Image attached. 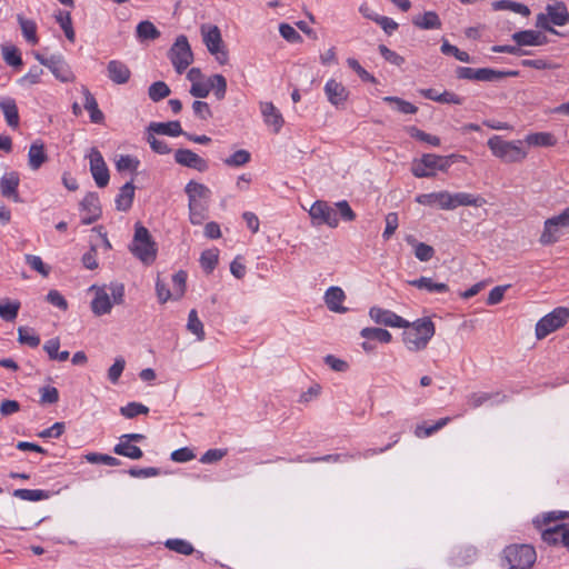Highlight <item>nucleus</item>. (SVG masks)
<instances>
[{
  "label": "nucleus",
  "mask_w": 569,
  "mask_h": 569,
  "mask_svg": "<svg viewBox=\"0 0 569 569\" xmlns=\"http://www.w3.org/2000/svg\"><path fill=\"white\" fill-rule=\"evenodd\" d=\"M416 202L428 207L437 206L441 210H455L461 206L481 207L486 203V200L480 196L468 192L450 193L449 191H439L418 194Z\"/></svg>",
  "instance_id": "nucleus-1"
},
{
  "label": "nucleus",
  "mask_w": 569,
  "mask_h": 569,
  "mask_svg": "<svg viewBox=\"0 0 569 569\" xmlns=\"http://www.w3.org/2000/svg\"><path fill=\"white\" fill-rule=\"evenodd\" d=\"M338 213L343 221H353L356 213L347 200H341L330 206L327 201L317 200L309 210V214L315 224H327L336 228L339 224Z\"/></svg>",
  "instance_id": "nucleus-2"
},
{
  "label": "nucleus",
  "mask_w": 569,
  "mask_h": 569,
  "mask_svg": "<svg viewBox=\"0 0 569 569\" xmlns=\"http://www.w3.org/2000/svg\"><path fill=\"white\" fill-rule=\"evenodd\" d=\"M402 333V340L406 348L411 352L425 350L436 333L433 321L428 318H420L413 322H409L408 327Z\"/></svg>",
  "instance_id": "nucleus-3"
},
{
  "label": "nucleus",
  "mask_w": 569,
  "mask_h": 569,
  "mask_svg": "<svg viewBox=\"0 0 569 569\" xmlns=\"http://www.w3.org/2000/svg\"><path fill=\"white\" fill-rule=\"evenodd\" d=\"M129 250L144 264L153 263L157 258V243L149 230L139 222L134 226V234Z\"/></svg>",
  "instance_id": "nucleus-4"
},
{
  "label": "nucleus",
  "mask_w": 569,
  "mask_h": 569,
  "mask_svg": "<svg viewBox=\"0 0 569 569\" xmlns=\"http://www.w3.org/2000/svg\"><path fill=\"white\" fill-rule=\"evenodd\" d=\"M487 144L492 154L506 163L521 162L528 154L521 140L506 141L499 136H493Z\"/></svg>",
  "instance_id": "nucleus-5"
},
{
  "label": "nucleus",
  "mask_w": 569,
  "mask_h": 569,
  "mask_svg": "<svg viewBox=\"0 0 569 569\" xmlns=\"http://www.w3.org/2000/svg\"><path fill=\"white\" fill-rule=\"evenodd\" d=\"M455 154L438 156L426 153L420 159L412 162L411 172L417 178H430L436 176V171H447L452 164Z\"/></svg>",
  "instance_id": "nucleus-6"
},
{
  "label": "nucleus",
  "mask_w": 569,
  "mask_h": 569,
  "mask_svg": "<svg viewBox=\"0 0 569 569\" xmlns=\"http://www.w3.org/2000/svg\"><path fill=\"white\" fill-rule=\"evenodd\" d=\"M536 559V550L530 545H511L503 549V560L509 569H530Z\"/></svg>",
  "instance_id": "nucleus-7"
},
{
  "label": "nucleus",
  "mask_w": 569,
  "mask_h": 569,
  "mask_svg": "<svg viewBox=\"0 0 569 569\" xmlns=\"http://www.w3.org/2000/svg\"><path fill=\"white\" fill-rule=\"evenodd\" d=\"M569 228V206L559 214L548 218L543 222V230L539 237L542 246H551L558 242Z\"/></svg>",
  "instance_id": "nucleus-8"
},
{
  "label": "nucleus",
  "mask_w": 569,
  "mask_h": 569,
  "mask_svg": "<svg viewBox=\"0 0 569 569\" xmlns=\"http://www.w3.org/2000/svg\"><path fill=\"white\" fill-rule=\"evenodd\" d=\"M169 59L177 71L181 74L193 61V53L186 36H179L168 52Z\"/></svg>",
  "instance_id": "nucleus-9"
},
{
  "label": "nucleus",
  "mask_w": 569,
  "mask_h": 569,
  "mask_svg": "<svg viewBox=\"0 0 569 569\" xmlns=\"http://www.w3.org/2000/svg\"><path fill=\"white\" fill-rule=\"evenodd\" d=\"M569 319V310L565 307H558L550 313L542 317L536 325V337L546 338L549 333L562 327Z\"/></svg>",
  "instance_id": "nucleus-10"
},
{
  "label": "nucleus",
  "mask_w": 569,
  "mask_h": 569,
  "mask_svg": "<svg viewBox=\"0 0 569 569\" xmlns=\"http://www.w3.org/2000/svg\"><path fill=\"white\" fill-rule=\"evenodd\" d=\"M33 56L36 60L47 67L52 74L61 82H72L74 81L76 77L69 67V64L66 62L63 57L61 54H52L50 57H44L40 54L39 52H33Z\"/></svg>",
  "instance_id": "nucleus-11"
},
{
  "label": "nucleus",
  "mask_w": 569,
  "mask_h": 569,
  "mask_svg": "<svg viewBox=\"0 0 569 569\" xmlns=\"http://www.w3.org/2000/svg\"><path fill=\"white\" fill-rule=\"evenodd\" d=\"M90 171L99 188H104L109 183V170L101 152L92 148L89 153Z\"/></svg>",
  "instance_id": "nucleus-12"
},
{
  "label": "nucleus",
  "mask_w": 569,
  "mask_h": 569,
  "mask_svg": "<svg viewBox=\"0 0 569 569\" xmlns=\"http://www.w3.org/2000/svg\"><path fill=\"white\" fill-rule=\"evenodd\" d=\"M541 539L549 546H561L569 551V523H559L542 530Z\"/></svg>",
  "instance_id": "nucleus-13"
},
{
  "label": "nucleus",
  "mask_w": 569,
  "mask_h": 569,
  "mask_svg": "<svg viewBox=\"0 0 569 569\" xmlns=\"http://www.w3.org/2000/svg\"><path fill=\"white\" fill-rule=\"evenodd\" d=\"M369 316L378 325H383L391 328L409 326L408 320L403 319L391 310L382 309L380 307H371L369 310Z\"/></svg>",
  "instance_id": "nucleus-14"
},
{
  "label": "nucleus",
  "mask_w": 569,
  "mask_h": 569,
  "mask_svg": "<svg viewBox=\"0 0 569 569\" xmlns=\"http://www.w3.org/2000/svg\"><path fill=\"white\" fill-rule=\"evenodd\" d=\"M325 93L328 101L338 109H343L349 98L348 89L335 79H330L325 84Z\"/></svg>",
  "instance_id": "nucleus-15"
},
{
  "label": "nucleus",
  "mask_w": 569,
  "mask_h": 569,
  "mask_svg": "<svg viewBox=\"0 0 569 569\" xmlns=\"http://www.w3.org/2000/svg\"><path fill=\"white\" fill-rule=\"evenodd\" d=\"M174 160L178 164L198 170L199 172H204L209 168L207 160L190 149H177Z\"/></svg>",
  "instance_id": "nucleus-16"
},
{
  "label": "nucleus",
  "mask_w": 569,
  "mask_h": 569,
  "mask_svg": "<svg viewBox=\"0 0 569 569\" xmlns=\"http://www.w3.org/2000/svg\"><path fill=\"white\" fill-rule=\"evenodd\" d=\"M80 209L87 213L81 220L83 224H91L97 221L102 213L98 193H87L80 202Z\"/></svg>",
  "instance_id": "nucleus-17"
},
{
  "label": "nucleus",
  "mask_w": 569,
  "mask_h": 569,
  "mask_svg": "<svg viewBox=\"0 0 569 569\" xmlns=\"http://www.w3.org/2000/svg\"><path fill=\"white\" fill-rule=\"evenodd\" d=\"M20 183V178L18 172L11 171L4 173L0 179V190L1 194L8 199L13 200L14 202L20 201V197L18 193V187Z\"/></svg>",
  "instance_id": "nucleus-18"
},
{
  "label": "nucleus",
  "mask_w": 569,
  "mask_h": 569,
  "mask_svg": "<svg viewBox=\"0 0 569 569\" xmlns=\"http://www.w3.org/2000/svg\"><path fill=\"white\" fill-rule=\"evenodd\" d=\"M184 192L188 196V203L206 202L211 197V190L203 183L190 180L186 187Z\"/></svg>",
  "instance_id": "nucleus-19"
},
{
  "label": "nucleus",
  "mask_w": 569,
  "mask_h": 569,
  "mask_svg": "<svg viewBox=\"0 0 569 569\" xmlns=\"http://www.w3.org/2000/svg\"><path fill=\"white\" fill-rule=\"evenodd\" d=\"M108 78L116 84H124L130 80L129 67L119 60H111L107 64Z\"/></svg>",
  "instance_id": "nucleus-20"
},
{
  "label": "nucleus",
  "mask_w": 569,
  "mask_h": 569,
  "mask_svg": "<svg viewBox=\"0 0 569 569\" xmlns=\"http://www.w3.org/2000/svg\"><path fill=\"white\" fill-rule=\"evenodd\" d=\"M260 110L266 124L272 127L273 131L278 133L284 123L280 111L274 107L272 102H261Z\"/></svg>",
  "instance_id": "nucleus-21"
},
{
  "label": "nucleus",
  "mask_w": 569,
  "mask_h": 569,
  "mask_svg": "<svg viewBox=\"0 0 569 569\" xmlns=\"http://www.w3.org/2000/svg\"><path fill=\"white\" fill-rule=\"evenodd\" d=\"M512 40L519 46H543L548 42L547 37L537 30H523L515 32Z\"/></svg>",
  "instance_id": "nucleus-22"
},
{
  "label": "nucleus",
  "mask_w": 569,
  "mask_h": 569,
  "mask_svg": "<svg viewBox=\"0 0 569 569\" xmlns=\"http://www.w3.org/2000/svg\"><path fill=\"white\" fill-rule=\"evenodd\" d=\"M346 299L345 291L340 287L332 286L325 293V302L332 312L345 313L347 308L342 306Z\"/></svg>",
  "instance_id": "nucleus-23"
},
{
  "label": "nucleus",
  "mask_w": 569,
  "mask_h": 569,
  "mask_svg": "<svg viewBox=\"0 0 569 569\" xmlns=\"http://www.w3.org/2000/svg\"><path fill=\"white\" fill-rule=\"evenodd\" d=\"M0 109L4 116L7 124L13 129L18 128L20 118L16 100L11 97H1Z\"/></svg>",
  "instance_id": "nucleus-24"
},
{
  "label": "nucleus",
  "mask_w": 569,
  "mask_h": 569,
  "mask_svg": "<svg viewBox=\"0 0 569 569\" xmlns=\"http://www.w3.org/2000/svg\"><path fill=\"white\" fill-rule=\"evenodd\" d=\"M203 42L210 53H217L219 48L223 47L221 32L217 26L201 27Z\"/></svg>",
  "instance_id": "nucleus-25"
},
{
  "label": "nucleus",
  "mask_w": 569,
  "mask_h": 569,
  "mask_svg": "<svg viewBox=\"0 0 569 569\" xmlns=\"http://www.w3.org/2000/svg\"><path fill=\"white\" fill-rule=\"evenodd\" d=\"M420 94L423 96L426 99L439 102V103H452V104H461L463 102V98L456 94L451 91H443L439 93L433 88L428 89H421Z\"/></svg>",
  "instance_id": "nucleus-26"
},
{
  "label": "nucleus",
  "mask_w": 569,
  "mask_h": 569,
  "mask_svg": "<svg viewBox=\"0 0 569 569\" xmlns=\"http://www.w3.org/2000/svg\"><path fill=\"white\" fill-rule=\"evenodd\" d=\"M112 308L111 298L106 288H98L91 301V310L96 316L109 313Z\"/></svg>",
  "instance_id": "nucleus-27"
},
{
  "label": "nucleus",
  "mask_w": 569,
  "mask_h": 569,
  "mask_svg": "<svg viewBox=\"0 0 569 569\" xmlns=\"http://www.w3.org/2000/svg\"><path fill=\"white\" fill-rule=\"evenodd\" d=\"M546 12L549 20L555 26H565L569 22V12L566 4L562 1L553 4H547Z\"/></svg>",
  "instance_id": "nucleus-28"
},
{
  "label": "nucleus",
  "mask_w": 569,
  "mask_h": 569,
  "mask_svg": "<svg viewBox=\"0 0 569 569\" xmlns=\"http://www.w3.org/2000/svg\"><path fill=\"white\" fill-rule=\"evenodd\" d=\"M48 156L44 150V144L40 141H34L28 152V164L31 170H38L47 162Z\"/></svg>",
  "instance_id": "nucleus-29"
},
{
  "label": "nucleus",
  "mask_w": 569,
  "mask_h": 569,
  "mask_svg": "<svg viewBox=\"0 0 569 569\" xmlns=\"http://www.w3.org/2000/svg\"><path fill=\"white\" fill-rule=\"evenodd\" d=\"M412 24L421 30L440 29L442 23L437 12L426 11L412 18Z\"/></svg>",
  "instance_id": "nucleus-30"
},
{
  "label": "nucleus",
  "mask_w": 569,
  "mask_h": 569,
  "mask_svg": "<svg viewBox=\"0 0 569 569\" xmlns=\"http://www.w3.org/2000/svg\"><path fill=\"white\" fill-rule=\"evenodd\" d=\"M81 91L84 97L83 107L90 113V120L93 123H102L104 120V116L102 111L99 109L96 98L86 86H82Z\"/></svg>",
  "instance_id": "nucleus-31"
},
{
  "label": "nucleus",
  "mask_w": 569,
  "mask_h": 569,
  "mask_svg": "<svg viewBox=\"0 0 569 569\" xmlns=\"http://www.w3.org/2000/svg\"><path fill=\"white\" fill-rule=\"evenodd\" d=\"M408 284L428 292L446 293L449 291V286L445 282H436L429 277H420L415 280H409Z\"/></svg>",
  "instance_id": "nucleus-32"
},
{
  "label": "nucleus",
  "mask_w": 569,
  "mask_h": 569,
  "mask_svg": "<svg viewBox=\"0 0 569 569\" xmlns=\"http://www.w3.org/2000/svg\"><path fill=\"white\" fill-rule=\"evenodd\" d=\"M134 199V186L132 181L124 183L116 197V208L119 211H128Z\"/></svg>",
  "instance_id": "nucleus-33"
},
{
  "label": "nucleus",
  "mask_w": 569,
  "mask_h": 569,
  "mask_svg": "<svg viewBox=\"0 0 569 569\" xmlns=\"http://www.w3.org/2000/svg\"><path fill=\"white\" fill-rule=\"evenodd\" d=\"M147 129L148 131H152L157 134H164L169 137L183 136L184 132L179 121L151 122Z\"/></svg>",
  "instance_id": "nucleus-34"
},
{
  "label": "nucleus",
  "mask_w": 569,
  "mask_h": 569,
  "mask_svg": "<svg viewBox=\"0 0 569 569\" xmlns=\"http://www.w3.org/2000/svg\"><path fill=\"white\" fill-rule=\"evenodd\" d=\"M519 71L517 70H508V71H500L495 70L490 68H479L477 69V81H498L507 77H518Z\"/></svg>",
  "instance_id": "nucleus-35"
},
{
  "label": "nucleus",
  "mask_w": 569,
  "mask_h": 569,
  "mask_svg": "<svg viewBox=\"0 0 569 569\" xmlns=\"http://www.w3.org/2000/svg\"><path fill=\"white\" fill-rule=\"evenodd\" d=\"M506 396L501 395L500 392H472L468 396V405L476 409L481 407L482 405L487 403L490 400H496V402H502L505 400Z\"/></svg>",
  "instance_id": "nucleus-36"
},
{
  "label": "nucleus",
  "mask_w": 569,
  "mask_h": 569,
  "mask_svg": "<svg viewBox=\"0 0 569 569\" xmlns=\"http://www.w3.org/2000/svg\"><path fill=\"white\" fill-rule=\"evenodd\" d=\"M113 452L132 460H138L143 456L142 450L138 446L132 445L122 437H120L119 442L114 446Z\"/></svg>",
  "instance_id": "nucleus-37"
},
{
  "label": "nucleus",
  "mask_w": 569,
  "mask_h": 569,
  "mask_svg": "<svg viewBox=\"0 0 569 569\" xmlns=\"http://www.w3.org/2000/svg\"><path fill=\"white\" fill-rule=\"evenodd\" d=\"M17 20L19 22L24 39L32 46L37 44L39 42V38L37 36L36 22L33 20L24 18L22 14H18Z\"/></svg>",
  "instance_id": "nucleus-38"
},
{
  "label": "nucleus",
  "mask_w": 569,
  "mask_h": 569,
  "mask_svg": "<svg viewBox=\"0 0 569 569\" xmlns=\"http://www.w3.org/2000/svg\"><path fill=\"white\" fill-rule=\"evenodd\" d=\"M525 141L535 147H553L557 143L556 137L550 132H536L526 137Z\"/></svg>",
  "instance_id": "nucleus-39"
},
{
  "label": "nucleus",
  "mask_w": 569,
  "mask_h": 569,
  "mask_svg": "<svg viewBox=\"0 0 569 569\" xmlns=\"http://www.w3.org/2000/svg\"><path fill=\"white\" fill-rule=\"evenodd\" d=\"M136 36L140 41L156 40L160 37V31L151 21L144 20L138 23L136 28Z\"/></svg>",
  "instance_id": "nucleus-40"
},
{
  "label": "nucleus",
  "mask_w": 569,
  "mask_h": 569,
  "mask_svg": "<svg viewBox=\"0 0 569 569\" xmlns=\"http://www.w3.org/2000/svg\"><path fill=\"white\" fill-rule=\"evenodd\" d=\"M189 220L192 224L199 226L208 218V203H188Z\"/></svg>",
  "instance_id": "nucleus-41"
},
{
  "label": "nucleus",
  "mask_w": 569,
  "mask_h": 569,
  "mask_svg": "<svg viewBox=\"0 0 569 569\" xmlns=\"http://www.w3.org/2000/svg\"><path fill=\"white\" fill-rule=\"evenodd\" d=\"M492 8L493 10H509L523 17H528L530 14V10L527 6L511 0L493 1Z\"/></svg>",
  "instance_id": "nucleus-42"
},
{
  "label": "nucleus",
  "mask_w": 569,
  "mask_h": 569,
  "mask_svg": "<svg viewBox=\"0 0 569 569\" xmlns=\"http://www.w3.org/2000/svg\"><path fill=\"white\" fill-rule=\"evenodd\" d=\"M54 18H56V21L61 27V29L63 30L67 39L69 41H71V42H73L76 34H74V30H73V27H72V19H71L70 12L59 10L54 14Z\"/></svg>",
  "instance_id": "nucleus-43"
},
{
  "label": "nucleus",
  "mask_w": 569,
  "mask_h": 569,
  "mask_svg": "<svg viewBox=\"0 0 569 569\" xmlns=\"http://www.w3.org/2000/svg\"><path fill=\"white\" fill-rule=\"evenodd\" d=\"M360 335L367 340H378L382 343H389L392 339L391 333L382 328H363Z\"/></svg>",
  "instance_id": "nucleus-44"
},
{
  "label": "nucleus",
  "mask_w": 569,
  "mask_h": 569,
  "mask_svg": "<svg viewBox=\"0 0 569 569\" xmlns=\"http://www.w3.org/2000/svg\"><path fill=\"white\" fill-rule=\"evenodd\" d=\"M187 329L197 337L199 341L204 340L206 333L203 323L198 317L197 310L192 309L188 316Z\"/></svg>",
  "instance_id": "nucleus-45"
},
{
  "label": "nucleus",
  "mask_w": 569,
  "mask_h": 569,
  "mask_svg": "<svg viewBox=\"0 0 569 569\" xmlns=\"http://www.w3.org/2000/svg\"><path fill=\"white\" fill-rule=\"evenodd\" d=\"M12 495L27 501H40L49 498L48 491L40 489H16Z\"/></svg>",
  "instance_id": "nucleus-46"
},
{
  "label": "nucleus",
  "mask_w": 569,
  "mask_h": 569,
  "mask_svg": "<svg viewBox=\"0 0 569 569\" xmlns=\"http://www.w3.org/2000/svg\"><path fill=\"white\" fill-rule=\"evenodd\" d=\"M219 259V251L217 249H208L201 253L200 264L207 273H211Z\"/></svg>",
  "instance_id": "nucleus-47"
},
{
  "label": "nucleus",
  "mask_w": 569,
  "mask_h": 569,
  "mask_svg": "<svg viewBox=\"0 0 569 569\" xmlns=\"http://www.w3.org/2000/svg\"><path fill=\"white\" fill-rule=\"evenodd\" d=\"M383 101L393 103L396 110L403 114H415L418 111L415 104L398 97L387 96L383 98Z\"/></svg>",
  "instance_id": "nucleus-48"
},
{
  "label": "nucleus",
  "mask_w": 569,
  "mask_h": 569,
  "mask_svg": "<svg viewBox=\"0 0 569 569\" xmlns=\"http://www.w3.org/2000/svg\"><path fill=\"white\" fill-rule=\"evenodd\" d=\"M441 52L446 56H453L457 60L466 63L472 62L470 54L466 51H461L456 46L449 43L447 40H443L441 48Z\"/></svg>",
  "instance_id": "nucleus-49"
},
{
  "label": "nucleus",
  "mask_w": 569,
  "mask_h": 569,
  "mask_svg": "<svg viewBox=\"0 0 569 569\" xmlns=\"http://www.w3.org/2000/svg\"><path fill=\"white\" fill-rule=\"evenodd\" d=\"M170 92H171L170 88L163 81H156L148 89L149 98L153 102H158V101L167 98L170 94Z\"/></svg>",
  "instance_id": "nucleus-50"
},
{
  "label": "nucleus",
  "mask_w": 569,
  "mask_h": 569,
  "mask_svg": "<svg viewBox=\"0 0 569 569\" xmlns=\"http://www.w3.org/2000/svg\"><path fill=\"white\" fill-rule=\"evenodd\" d=\"M210 90H214L218 100H222L227 92V80L222 74H213L208 79Z\"/></svg>",
  "instance_id": "nucleus-51"
},
{
  "label": "nucleus",
  "mask_w": 569,
  "mask_h": 569,
  "mask_svg": "<svg viewBox=\"0 0 569 569\" xmlns=\"http://www.w3.org/2000/svg\"><path fill=\"white\" fill-rule=\"evenodd\" d=\"M19 309V301L0 302V318L4 321H13L18 316Z\"/></svg>",
  "instance_id": "nucleus-52"
},
{
  "label": "nucleus",
  "mask_w": 569,
  "mask_h": 569,
  "mask_svg": "<svg viewBox=\"0 0 569 569\" xmlns=\"http://www.w3.org/2000/svg\"><path fill=\"white\" fill-rule=\"evenodd\" d=\"M187 272L179 270L172 276L173 299H180L186 292Z\"/></svg>",
  "instance_id": "nucleus-53"
},
{
  "label": "nucleus",
  "mask_w": 569,
  "mask_h": 569,
  "mask_svg": "<svg viewBox=\"0 0 569 569\" xmlns=\"http://www.w3.org/2000/svg\"><path fill=\"white\" fill-rule=\"evenodd\" d=\"M251 160V154L244 149L237 150L230 157L224 159V164L232 168H238L247 164Z\"/></svg>",
  "instance_id": "nucleus-54"
},
{
  "label": "nucleus",
  "mask_w": 569,
  "mask_h": 569,
  "mask_svg": "<svg viewBox=\"0 0 569 569\" xmlns=\"http://www.w3.org/2000/svg\"><path fill=\"white\" fill-rule=\"evenodd\" d=\"M2 56L7 64L14 68H19L22 66L21 54L18 48L14 46H3Z\"/></svg>",
  "instance_id": "nucleus-55"
},
{
  "label": "nucleus",
  "mask_w": 569,
  "mask_h": 569,
  "mask_svg": "<svg viewBox=\"0 0 569 569\" xmlns=\"http://www.w3.org/2000/svg\"><path fill=\"white\" fill-rule=\"evenodd\" d=\"M84 458L90 463H103L110 467H118L121 465V461L118 458L104 453L90 452L86 455Z\"/></svg>",
  "instance_id": "nucleus-56"
},
{
  "label": "nucleus",
  "mask_w": 569,
  "mask_h": 569,
  "mask_svg": "<svg viewBox=\"0 0 569 569\" xmlns=\"http://www.w3.org/2000/svg\"><path fill=\"white\" fill-rule=\"evenodd\" d=\"M18 340L22 345L36 348L40 345V338L33 333L32 329L20 327L18 329Z\"/></svg>",
  "instance_id": "nucleus-57"
},
{
  "label": "nucleus",
  "mask_w": 569,
  "mask_h": 569,
  "mask_svg": "<svg viewBox=\"0 0 569 569\" xmlns=\"http://www.w3.org/2000/svg\"><path fill=\"white\" fill-rule=\"evenodd\" d=\"M164 545L169 550L181 555H191L194 550L192 545L183 539H168Z\"/></svg>",
  "instance_id": "nucleus-58"
},
{
  "label": "nucleus",
  "mask_w": 569,
  "mask_h": 569,
  "mask_svg": "<svg viewBox=\"0 0 569 569\" xmlns=\"http://www.w3.org/2000/svg\"><path fill=\"white\" fill-rule=\"evenodd\" d=\"M450 421L449 417H445L439 419L435 425L425 427V426H417L415 430V435L419 438L422 437H430L441 428H443L448 422Z\"/></svg>",
  "instance_id": "nucleus-59"
},
{
  "label": "nucleus",
  "mask_w": 569,
  "mask_h": 569,
  "mask_svg": "<svg viewBox=\"0 0 569 569\" xmlns=\"http://www.w3.org/2000/svg\"><path fill=\"white\" fill-rule=\"evenodd\" d=\"M149 408L139 402H129L127 406L120 408V413L128 419H132L138 415H147Z\"/></svg>",
  "instance_id": "nucleus-60"
},
{
  "label": "nucleus",
  "mask_w": 569,
  "mask_h": 569,
  "mask_svg": "<svg viewBox=\"0 0 569 569\" xmlns=\"http://www.w3.org/2000/svg\"><path fill=\"white\" fill-rule=\"evenodd\" d=\"M408 133L420 141H423L426 143H429L433 147L440 146V139L437 136H432L430 133H427L417 127L412 126L408 128Z\"/></svg>",
  "instance_id": "nucleus-61"
},
{
  "label": "nucleus",
  "mask_w": 569,
  "mask_h": 569,
  "mask_svg": "<svg viewBox=\"0 0 569 569\" xmlns=\"http://www.w3.org/2000/svg\"><path fill=\"white\" fill-rule=\"evenodd\" d=\"M154 132L147 130V141L149 142L151 149L159 154H168L171 150L168 143L164 140L156 138Z\"/></svg>",
  "instance_id": "nucleus-62"
},
{
  "label": "nucleus",
  "mask_w": 569,
  "mask_h": 569,
  "mask_svg": "<svg viewBox=\"0 0 569 569\" xmlns=\"http://www.w3.org/2000/svg\"><path fill=\"white\" fill-rule=\"evenodd\" d=\"M279 32L288 42L298 43L302 41L300 33L288 23H280Z\"/></svg>",
  "instance_id": "nucleus-63"
},
{
  "label": "nucleus",
  "mask_w": 569,
  "mask_h": 569,
  "mask_svg": "<svg viewBox=\"0 0 569 569\" xmlns=\"http://www.w3.org/2000/svg\"><path fill=\"white\" fill-rule=\"evenodd\" d=\"M139 160L133 158L132 156L126 154L120 156V158L116 162V167L118 171H136L139 167Z\"/></svg>",
  "instance_id": "nucleus-64"
}]
</instances>
